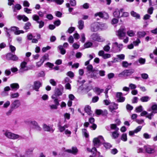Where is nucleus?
I'll use <instances>...</instances> for the list:
<instances>
[{
	"label": "nucleus",
	"instance_id": "f257e3e1",
	"mask_svg": "<svg viewBox=\"0 0 157 157\" xmlns=\"http://www.w3.org/2000/svg\"><path fill=\"white\" fill-rule=\"evenodd\" d=\"M4 134L7 138L10 139L15 140L22 139V137L21 136L13 133L8 130L6 131Z\"/></svg>",
	"mask_w": 157,
	"mask_h": 157
},
{
	"label": "nucleus",
	"instance_id": "f03ea898",
	"mask_svg": "<svg viewBox=\"0 0 157 157\" xmlns=\"http://www.w3.org/2000/svg\"><path fill=\"white\" fill-rule=\"evenodd\" d=\"M58 126L59 130L60 132H62L64 131V133L66 135H67L68 137L70 136L71 134V132L67 129H66V128L69 127L68 124H66L63 126H62L60 124H58Z\"/></svg>",
	"mask_w": 157,
	"mask_h": 157
},
{
	"label": "nucleus",
	"instance_id": "7ed1b4c3",
	"mask_svg": "<svg viewBox=\"0 0 157 157\" xmlns=\"http://www.w3.org/2000/svg\"><path fill=\"white\" fill-rule=\"evenodd\" d=\"M156 146L147 145L144 147V149L146 153L148 154H153L155 153L156 150L155 149Z\"/></svg>",
	"mask_w": 157,
	"mask_h": 157
},
{
	"label": "nucleus",
	"instance_id": "20e7f679",
	"mask_svg": "<svg viewBox=\"0 0 157 157\" xmlns=\"http://www.w3.org/2000/svg\"><path fill=\"white\" fill-rule=\"evenodd\" d=\"M104 140L103 137L100 136L97 138H94L93 141L94 146L97 147H98L104 143Z\"/></svg>",
	"mask_w": 157,
	"mask_h": 157
},
{
	"label": "nucleus",
	"instance_id": "39448f33",
	"mask_svg": "<svg viewBox=\"0 0 157 157\" xmlns=\"http://www.w3.org/2000/svg\"><path fill=\"white\" fill-rule=\"evenodd\" d=\"M123 45L121 44H118L117 42L113 43L112 49L115 52H119L122 49Z\"/></svg>",
	"mask_w": 157,
	"mask_h": 157
},
{
	"label": "nucleus",
	"instance_id": "423d86ee",
	"mask_svg": "<svg viewBox=\"0 0 157 157\" xmlns=\"http://www.w3.org/2000/svg\"><path fill=\"white\" fill-rule=\"evenodd\" d=\"M125 28L124 27L121 26L120 29L116 32V34L120 39H122L125 36Z\"/></svg>",
	"mask_w": 157,
	"mask_h": 157
},
{
	"label": "nucleus",
	"instance_id": "0eeeda50",
	"mask_svg": "<svg viewBox=\"0 0 157 157\" xmlns=\"http://www.w3.org/2000/svg\"><path fill=\"white\" fill-rule=\"evenodd\" d=\"M90 39L98 42H102L105 41V39L99 36L97 33H93L90 36Z\"/></svg>",
	"mask_w": 157,
	"mask_h": 157
},
{
	"label": "nucleus",
	"instance_id": "6e6552de",
	"mask_svg": "<svg viewBox=\"0 0 157 157\" xmlns=\"http://www.w3.org/2000/svg\"><path fill=\"white\" fill-rule=\"evenodd\" d=\"M4 29L6 30H10L13 31L15 35H18L21 33H23L24 32L23 30H19V28L16 26L11 27L9 29H8L6 27H4Z\"/></svg>",
	"mask_w": 157,
	"mask_h": 157
},
{
	"label": "nucleus",
	"instance_id": "1a4fd4ad",
	"mask_svg": "<svg viewBox=\"0 0 157 157\" xmlns=\"http://www.w3.org/2000/svg\"><path fill=\"white\" fill-rule=\"evenodd\" d=\"M32 18L34 21H36L37 23L39 24V28H41L44 25V23L43 21L42 20L39 21L40 17L38 15L36 14L33 15L32 16Z\"/></svg>",
	"mask_w": 157,
	"mask_h": 157
},
{
	"label": "nucleus",
	"instance_id": "9d476101",
	"mask_svg": "<svg viewBox=\"0 0 157 157\" xmlns=\"http://www.w3.org/2000/svg\"><path fill=\"white\" fill-rule=\"evenodd\" d=\"M27 63L25 61L21 63L20 64L19 71L20 72H23L30 69L29 67L27 66Z\"/></svg>",
	"mask_w": 157,
	"mask_h": 157
},
{
	"label": "nucleus",
	"instance_id": "9b49d317",
	"mask_svg": "<svg viewBox=\"0 0 157 157\" xmlns=\"http://www.w3.org/2000/svg\"><path fill=\"white\" fill-rule=\"evenodd\" d=\"M100 24L98 22H95L92 23L90 27V30L91 31L95 32L98 31L99 29Z\"/></svg>",
	"mask_w": 157,
	"mask_h": 157
},
{
	"label": "nucleus",
	"instance_id": "f8f14e48",
	"mask_svg": "<svg viewBox=\"0 0 157 157\" xmlns=\"http://www.w3.org/2000/svg\"><path fill=\"white\" fill-rule=\"evenodd\" d=\"M64 151L68 153H71L74 155H76L78 153V150L77 147H72L71 149L66 150Z\"/></svg>",
	"mask_w": 157,
	"mask_h": 157
},
{
	"label": "nucleus",
	"instance_id": "ddd939ff",
	"mask_svg": "<svg viewBox=\"0 0 157 157\" xmlns=\"http://www.w3.org/2000/svg\"><path fill=\"white\" fill-rule=\"evenodd\" d=\"M134 71V70L133 69L126 70L122 72V74L124 76H129L132 75Z\"/></svg>",
	"mask_w": 157,
	"mask_h": 157
},
{
	"label": "nucleus",
	"instance_id": "4468645a",
	"mask_svg": "<svg viewBox=\"0 0 157 157\" xmlns=\"http://www.w3.org/2000/svg\"><path fill=\"white\" fill-rule=\"evenodd\" d=\"M20 101L18 100H15L11 105L10 107L14 109L18 108L20 105Z\"/></svg>",
	"mask_w": 157,
	"mask_h": 157
},
{
	"label": "nucleus",
	"instance_id": "2eb2a0df",
	"mask_svg": "<svg viewBox=\"0 0 157 157\" xmlns=\"http://www.w3.org/2000/svg\"><path fill=\"white\" fill-rule=\"evenodd\" d=\"M42 83L39 81H35L34 82L33 88L37 91H39V89L42 86Z\"/></svg>",
	"mask_w": 157,
	"mask_h": 157
},
{
	"label": "nucleus",
	"instance_id": "dca6fc26",
	"mask_svg": "<svg viewBox=\"0 0 157 157\" xmlns=\"http://www.w3.org/2000/svg\"><path fill=\"white\" fill-rule=\"evenodd\" d=\"M123 9H121L120 10L118 9H116L113 13V16L116 17H121L120 13L124 11Z\"/></svg>",
	"mask_w": 157,
	"mask_h": 157
},
{
	"label": "nucleus",
	"instance_id": "f3484780",
	"mask_svg": "<svg viewBox=\"0 0 157 157\" xmlns=\"http://www.w3.org/2000/svg\"><path fill=\"white\" fill-rule=\"evenodd\" d=\"M122 93L117 92V93L116 96L118 98L117 100L119 102H123L125 100V98L122 96Z\"/></svg>",
	"mask_w": 157,
	"mask_h": 157
},
{
	"label": "nucleus",
	"instance_id": "a211bd4d",
	"mask_svg": "<svg viewBox=\"0 0 157 157\" xmlns=\"http://www.w3.org/2000/svg\"><path fill=\"white\" fill-rule=\"evenodd\" d=\"M30 124L33 125L34 128L38 131H40L41 130V128L38 125V123L35 121H32L30 122Z\"/></svg>",
	"mask_w": 157,
	"mask_h": 157
},
{
	"label": "nucleus",
	"instance_id": "6ab92c4d",
	"mask_svg": "<svg viewBox=\"0 0 157 157\" xmlns=\"http://www.w3.org/2000/svg\"><path fill=\"white\" fill-rule=\"evenodd\" d=\"M43 127L44 131L47 132H53L54 130L53 129L52 127L47 125L45 124H44L43 125Z\"/></svg>",
	"mask_w": 157,
	"mask_h": 157
},
{
	"label": "nucleus",
	"instance_id": "aec40b11",
	"mask_svg": "<svg viewBox=\"0 0 157 157\" xmlns=\"http://www.w3.org/2000/svg\"><path fill=\"white\" fill-rule=\"evenodd\" d=\"M93 90L98 95H100V94L101 93H102L104 91L103 89H100V88L98 87L94 88Z\"/></svg>",
	"mask_w": 157,
	"mask_h": 157
},
{
	"label": "nucleus",
	"instance_id": "412c9836",
	"mask_svg": "<svg viewBox=\"0 0 157 157\" xmlns=\"http://www.w3.org/2000/svg\"><path fill=\"white\" fill-rule=\"evenodd\" d=\"M78 27L80 30H82L84 27V22L82 20H79L78 22Z\"/></svg>",
	"mask_w": 157,
	"mask_h": 157
},
{
	"label": "nucleus",
	"instance_id": "4be33fe9",
	"mask_svg": "<svg viewBox=\"0 0 157 157\" xmlns=\"http://www.w3.org/2000/svg\"><path fill=\"white\" fill-rule=\"evenodd\" d=\"M118 105L115 103H111L109 106V109L112 111L114 109H116L118 108Z\"/></svg>",
	"mask_w": 157,
	"mask_h": 157
},
{
	"label": "nucleus",
	"instance_id": "5701e85b",
	"mask_svg": "<svg viewBox=\"0 0 157 157\" xmlns=\"http://www.w3.org/2000/svg\"><path fill=\"white\" fill-rule=\"evenodd\" d=\"M84 110L89 115L92 116V111L91 110V107L90 106L87 105L85 106Z\"/></svg>",
	"mask_w": 157,
	"mask_h": 157
},
{
	"label": "nucleus",
	"instance_id": "b1692460",
	"mask_svg": "<svg viewBox=\"0 0 157 157\" xmlns=\"http://www.w3.org/2000/svg\"><path fill=\"white\" fill-rule=\"evenodd\" d=\"M10 86L12 89L14 90H15L18 89L19 86V84L17 83H13L10 84Z\"/></svg>",
	"mask_w": 157,
	"mask_h": 157
},
{
	"label": "nucleus",
	"instance_id": "393cba45",
	"mask_svg": "<svg viewBox=\"0 0 157 157\" xmlns=\"http://www.w3.org/2000/svg\"><path fill=\"white\" fill-rule=\"evenodd\" d=\"M146 34V33L144 31H139L137 33V37L139 38L144 37Z\"/></svg>",
	"mask_w": 157,
	"mask_h": 157
},
{
	"label": "nucleus",
	"instance_id": "a878e982",
	"mask_svg": "<svg viewBox=\"0 0 157 157\" xmlns=\"http://www.w3.org/2000/svg\"><path fill=\"white\" fill-rule=\"evenodd\" d=\"M58 48L60 51V53L62 55H64L66 52V50L64 49L62 45H60L58 47Z\"/></svg>",
	"mask_w": 157,
	"mask_h": 157
},
{
	"label": "nucleus",
	"instance_id": "bb28decb",
	"mask_svg": "<svg viewBox=\"0 0 157 157\" xmlns=\"http://www.w3.org/2000/svg\"><path fill=\"white\" fill-rule=\"evenodd\" d=\"M118 131H116L112 132L111 136L113 139L117 138L119 136V134L118 133Z\"/></svg>",
	"mask_w": 157,
	"mask_h": 157
},
{
	"label": "nucleus",
	"instance_id": "cd10ccee",
	"mask_svg": "<svg viewBox=\"0 0 157 157\" xmlns=\"http://www.w3.org/2000/svg\"><path fill=\"white\" fill-rule=\"evenodd\" d=\"M135 33L132 30H129L127 32L128 35L130 37L134 36L135 35Z\"/></svg>",
	"mask_w": 157,
	"mask_h": 157
},
{
	"label": "nucleus",
	"instance_id": "c85d7f7f",
	"mask_svg": "<svg viewBox=\"0 0 157 157\" xmlns=\"http://www.w3.org/2000/svg\"><path fill=\"white\" fill-rule=\"evenodd\" d=\"M150 99L149 97L147 96L142 97L140 98V100L143 102L147 101Z\"/></svg>",
	"mask_w": 157,
	"mask_h": 157
},
{
	"label": "nucleus",
	"instance_id": "c756f323",
	"mask_svg": "<svg viewBox=\"0 0 157 157\" xmlns=\"http://www.w3.org/2000/svg\"><path fill=\"white\" fill-rule=\"evenodd\" d=\"M110 127L111 129L115 130V131H118L119 128L117 126V124H111L110 125Z\"/></svg>",
	"mask_w": 157,
	"mask_h": 157
},
{
	"label": "nucleus",
	"instance_id": "7c9ffc66",
	"mask_svg": "<svg viewBox=\"0 0 157 157\" xmlns=\"http://www.w3.org/2000/svg\"><path fill=\"white\" fill-rule=\"evenodd\" d=\"M31 25V23L29 22H28L25 24L24 26V29L25 30H28L29 29Z\"/></svg>",
	"mask_w": 157,
	"mask_h": 157
},
{
	"label": "nucleus",
	"instance_id": "2f4dec72",
	"mask_svg": "<svg viewBox=\"0 0 157 157\" xmlns=\"http://www.w3.org/2000/svg\"><path fill=\"white\" fill-rule=\"evenodd\" d=\"M131 14L132 16L136 17L137 18H139L140 17V15L139 14H137L136 12L134 11H132L131 12Z\"/></svg>",
	"mask_w": 157,
	"mask_h": 157
},
{
	"label": "nucleus",
	"instance_id": "473e14b6",
	"mask_svg": "<svg viewBox=\"0 0 157 157\" xmlns=\"http://www.w3.org/2000/svg\"><path fill=\"white\" fill-rule=\"evenodd\" d=\"M82 134L86 137L87 138L89 137V135L88 133L87 132V130L86 129H82Z\"/></svg>",
	"mask_w": 157,
	"mask_h": 157
},
{
	"label": "nucleus",
	"instance_id": "72a5a7b5",
	"mask_svg": "<svg viewBox=\"0 0 157 157\" xmlns=\"http://www.w3.org/2000/svg\"><path fill=\"white\" fill-rule=\"evenodd\" d=\"M21 5L19 4H16L14 7H13V11H15L16 9L18 10H19L21 9Z\"/></svg>",
	"mask_w": 157,
	"mask_h": 157
},
{
	"label": "nucleus",
	"instance_id": "f704fd0d",
	"mask_svg": "<svg viewBox=\"0 0 157 157\" xmlns=\"http://www.w3.org/2000/svg\"><path fill=\"white\" fill-rule=\"evenodd\" d=\"M49 56L48 54H45L41 58L40 60H42V61L44 62V61L45 60H48L49 59L48 58Z\"/></svg>",
	"mask_w": 157,
	"mask_h": 157
},
{
	"label": "nucleus",
	"instance_id": "c9c22d12",
	"mask_svg": "<svg viewBox=\"0 0 157 157\" xmlns=\"http://www.w3.org/2000/svg\"><path fill=\"white\" fill-rule=\"evenodd\" d=\"M121 140L124 142L127 140V136L126 133H123L122 134L121 137Z\"/></svg>",
	"mask_w": 157,
	"mask_h": 157
},
{
	"label": "nucleus",
	"instance_id": "e433bc0d",
	"mask_svg": "<svg viewBox=\"0 0 157 157\" xmlns=\"http://www.w3.org/2000/svg\"><path fill=\"white\" fill-rule=\"evenodd\" d=\"M87 69L89 71L92 72L98 71L95 69L93 70V66L91 65H88L86 67Z\"/></svg>",
	"mask_w": 157,
	"mask_h": 157
},
{
	"label": "nucleus",
	"instance_id": "4c0bfd02",
	"mask_svg": "<svg viewBox=\"0 0 157 157\" xmlns=\"http://www.w3.org/2000/svg\"><path fill=\"white\" fill-rule=\"evenodd\" d=\"M13 55L11 53H8L6 55V58L8 60H12Z\"/></svg>",
	"mask_w": 157,
	"mask_h": 157
},
{
	"label": "nucleus",
	"instance_id": "58836bf2",
	"mask_svg": "<svg viewBox=\"0 0 157 157\" xmlns=\"http://www.w3.org/2000/svg\"><path fill=\"white\" fill-rule=\"evenodd\" d=\"M138 61L141 64H144L145 63L146 60L145 59L140 58L138 59Z\"/></svg>",
	"mask_w": 157,
	"mask_h": 157
},
{
	"label": "nucleus",
	"instance_id": "ea45409f",
	"mask_svg": "<svg viewBox=\"0 0 157 157\" xmlns=\"http://www.w3.org/2000/svg\"><path fill=\"white\" fill-rule=\"evenodd\" d=\"M132 64L131 63H128L127 61H123L122 63V66L123 67H127L128 66H130Z\"/></svg>",
	"mask_w": 157,
	"mask_h": 157
},
{
	"label": "nucleus",
	"instance_id": "a19ab883",
	"mask_svg": "<svg viewBox=\"0 0 157 157\" xmlns=\"http://www.w3.org/2000/svg\"><path fill=\"white\" fill-rule=\"evenodd\" d=\"M62 93L60 90L57 89L55 92V94L58 96H59L62 95Z\"/></svg>",
	"mask_w": 157,
	"mask_h": 157
},
{
	"label": "nucleus",
	"instance_id": "79ce46f5",
	"mask_svg": "<svg viewBox=\"0 0 157 157\" xmlns=\"http://www.w3.org/2000/svg\"><path fill=\"white\" fill-rule=\"evenodd\" d=\"M141 41L140 40L137 38L136 41H134L133 42V45L135 46H138L139 44L140 43Z\"/></svg>",
	"mask_w": 157,
	"mask_h": 157
},
{
	"label": "nucleus",
	"instance_id": "37998d69",
	"mask_svg": "<svg viewBox=\"0 0 157 157\" xmlns=\"http://www.w3.org/2000/svg\"><path fill=\"white\" fill-rule=\"evenodd\" d=\"M92 45V43L91 42H87L84 44V46L85 48H87L90 47Z\"/></svg>",
	"mask_w": 157,
	"mask_h": 157
},
{
	"label": "nucleus",
	"instance_id": "c03bdc74",
	"mask_svg": "<svg viewBox=\"0 0 157 157\" xmlns=\"http://www.w3.org/2000/svg\"><path fill=\"white\" fill-rule=\"evenodd\" d=\"M143 137L146 139H149L151 137V135L147 133H145L143 134Z\"/></svg>",
	"mask_w": 157,
	"mask_h": 157
},
{
	"label": "nucleus",
	"instance_id": "a18cd8bd",
	"mask_svg": "<svg viewBox=\"0 0 157 157\" xmlns=\"http://www.w3.org/2000/svg\"><path fill=\"white\" fill-rule=\"evenodd\" d=\"M10 102L9 101H7L3 105V107L4 108H7L10 105Z\"/></svg>",
	"mask_w": 157,
	"mask_h": 157
},
{
	"label": "nucleus",
	"instance_id": "49530a36",
	"mask_svg": "<svg viewBox=\"0 0 157 157\" xmlns=\"http://www.w3.org/2000/svg\"><path fill=\"white\" fill-rule=\"evenodd\" d=\"M142 78L144 79H147L148 78V75L146 73H143L141 75Z\"/></svg>",
	"mask_w": 157,
	"mask_h": 157
},
{
	"label": "nucleus",
	"instance_id": "de8ad7c7",
	"mask_svg": "<svg viewBox=\"0 0 157 157\" xmlns=\"http://www.w3.org/2000/svg\"><path fill=\"white\" fill-rule=\"evenodd\" d=\"M109 15L107 13L105 12H103L102 18H103L104 19H107L109 18Z\"/></svg>",
	"mask_w": 157,
	"mask_h": 157
},
{
	"label": "nucleus",
	"instance_id": "09e8293b",
	"mask_svg": "<svg viewBox=\"0 0 157 157\" xmlns=\"http://www.w3.org/2000/svg\"><path fill=\"white\" fill-rule=\"evenodd\" d=\"M117 56L118 59L121 60H123L124 59L125 56L123 54L117 55Z\"/></svg>",
	"mask_w": 157,
	"mask_h": 157
},
{
	"label": "nucleus",
	"instance_id": "8fccbe9b",
	"mask_svg": "<svg viewBox=\"0 0 157 157\" xmlns=\"http://www.w3.org/2000/svg\"><path fill=\"white\" fill-rule=\"evenodd\" d=\"M103 12H101L97 13L95 14L94 16L95 17H96L98 16L101 18H102V16H103Z\"/></svg>",
	"mask_w": 157,
	"mask_h": 157
},
{
	"label": "nucleus",
	"instance_id": "3c124183",
	"mask_svg": "<svg viewBox=\"0 0 157 157\" xmlns=\"http://www.w3.org/2000/svg\"><path fill=\"white\" fill-rule=\"evenodd\" d=\"M19 96V94L18 93H16L13 94L11 95V98H15L18 97Z\"/></svg>",
	"mask_w": 157,
	"mask_h": 157
},
{
	"label": "nucleus",
	"instance_id": "603ef678",
	"mask_svg": "<svg viewBox=\"0 0 157 157\" xmlns=\"http://www.w3.org/2000/svg\"><path fill=\"white\" fill-rule=\"evenodd\" d=\"M103 49L105 51L108 52L110 50V47L108 45H107L103 47Z\"/></svg>",
	"mask_w": 157,
	"mask_h": 157
},
{
	"label": "nucleus",
	"instance_id": "864d4df0",
	"mask_svg": "<svg viewBox=\"0 0 157 157\" xmlns=\"http://www.w3.org/2000/svg\"><path fill=\"white\" fill-rule=\"evenodd\" d=\"M51 48V47L48 46L46 47H44L42 49V51L44 52H45L47 50H49Z\"/></svg>",
	"mask_w": 157,
	"mask_h": 157
},
{
	"label": "nucleus",
	"instance_id": "5fc2aeb1",
	"mask_svg": "<svg viewBox=\"0 0 157 157\" xmlns=\"http://www.w3.org/2000/svg\"><path fill=\"white\" fill-rule=\"evenodd\" d=\"M9 48L11 51L12 52H14L16 50L15 47L11 45H9Z\"/></svg>",
	"mask_w": 157,
	"mask_h": 157
},
{
	"label": "nucleus",
	"instance_id": "6e6d98bb",
	"mask_svg": "<svg viewBox=\"0 0 157 157\" xmlns=\"http://www.w3.org/2000/svg\"><path fill=\"white\" fill-rule=\"evenodd\" d=\"M104 146L107 149L111 147V145L110 144L107 143H104Z\"/></svg>",
	"mask_w": 157,
	"mask_h": 157
},
{
	"label": "nucleus",
	"instance_id": "4d7b16f0",
	"mask_svg": "<svg viewBox=\"0 0 157 157\" xmlns=\"http://www.w3.org/2000/svg\"><path fill=\"white\" fill-rule=\"evenodd\" d=\"M143 110V108L142 106H140L138 107H137L136 109V112H140Z\"/></svg>",
	"mask_w": 157,
	"mask_h": 157
},
{
	"label": "nucleus",
	"instance_id": "13d9d810",
	"mask_svg": "<svg viewBox=\"0 0 157 157\" xmlns=\"http://www.w3.org/2000/svg\"><path fill=\"white\" fill-rule=\"evenodd\" d=\"M33 150V148H32L28 149L26 150V153L27 155L31 154Z\"/></svg>",
	"mask_w": 157,
	"mask_h": 157
},
{
	"label": "nucleus",
	"instance_id": "bf43d9fd",
	"mask_svg": "<svg viewBox=\"0 0 157 157\" xmlns=\"http://www.w3.org/2000/svg\"><path fill=\"white\" fill-rule=\"evenodd\" d=\"M75 30V28L74 27H71L69 28L67 31V32L69 33H72Z\"/></svg>",
	"mask_w": 157,
	"mask_h": 157
},
{
	"label": "nucleus",
	"instance_id": "052dcab7",
	"mask_svg": "<svg viewBox=\"0 0 157 157\" xmlns=\"http://www.w3.org/2000/svg\"><path fill=\"white\" fill-rule=\"evenodd\" d=\"M67 75L71 78L73 77L74 75V73L71 71H68Z\"/></svg>",
	"mask_w": 157,
	"mask_h": 157
},
{
	"label": "nucleus",
	"instance_id": "680f3d73",
	"mask_svg": "<svg viewBox=\"0 0 157 157\" xmlns=\"http://www.w3.org/2000/svg\"><path fill=\"white\" fill-rule=\"evenodd\" d=\"M118 22V19L116 18H113L112 19L111 23L113 25L116 24Z\"/></svg>",
	"mask_w": 157,
	"mask_h": 157
},
{
	"label": "nucleus",
	"instance_id": "e2e57ef3",
	"mask_svg": "<svg viewBox=\"0 0 157 157\" xmlns=\"http://www.w3.org/2000/svg\"><path fill=\"white\" fill-rule=\"evenodd\" d=\"M81 41L82 43H84L85 40V34L82 33L81 34Z\"/></svg>",
	"mask_w": 157,
	"mask_h": 157
},
{
	"label": "nucleus",
	"instance_id": "0e129e2a",
	"mask_svg": "<svg viewBox=\"0 0 157 157\" xmlns=\"http://www.w3.org/2000/svg\"><path fill=\"white\" fill-rule=\"evenodd\" d=\"M111 57V55L109 54L105 53L104 54L102 58L105 59L108 58H109Z\"/></svg>",
	"mask_w": 157,
	"mask_h": 157
},
{
	"label": "nucleus",
	"instance_id": "69168bd1",
	"mask_svg": "<svg viewBox=\"0 0 157 157\" xmlns=\"http://www.w3.org/2000/svg\"><path fill=\"white\" fill-rule=\"evenodd\" d=\"M99 99V97L98 96H95L93 98L92 102L93 103L97 102Z\"/></svg>",
	"mask_w": 157,
	"mask_h": 157
},
{
	"label": "nucleus",
	"instance_id": "338daca9",
	"mask_svg": "<svg viewBox=\"0 0 157 157\" xmlns=\"http://www.w3.org/2000/svg\"><path fill=\"white\" fill-rule=\"evenodd\" d=\"M153 7H151L148 9L147 12L149 14H151L153 13Z\"/></svg>",
	"mask_w": 157,
	"mask_h": 157
},
{
	"label": "nucleus",
	"instance_id": "774afa93",
	"mask_svg": "<svg viewBox=\"0 0 157 157\" xmlns=\"http://www.w3.org/2000/svg\"><path fill=\"white\" fill-rule=\"evenodd\" d=\"M50 83L53 86H56V83L54 79H51L49 80Z\"/></svg>",
	"mask_w": 157,
	"mask_h": 157
}]
</instances>
